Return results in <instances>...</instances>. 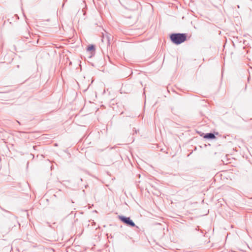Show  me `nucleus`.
Returning <instances> with one entry per match:
<instances>
[{"label":"nucleus","mask_w":252,"mask_h":252,"mask_svg":"<svg viewBox=\"0 0 252 252\" xmlns=\"http://www.w3.org/2000/svg\"><path fill=\"white\" fill-rule=\"evenodd\" d=\"M87 50L88 51H91L92 52H94L95 51V46L94 45H90L87 48Z\"/></svg>","instance_id":"obj_5"},{"label":"nucleus","mask_w":252,"mask_h":252,"mask_svg":"<svg viewBox=\"0 0 252 252\" xmlns=\"http://www.w3.org/2000/svg\"><path fill=\"white\" fill-rule=\"evenodd\" d=\"M187 34L186 33H172L170 38L171 41L177 45L180 44L187 40Z\"/></svg>","instance_id":"obj_1"},{"label":"nucleus","mask_w":252,"mask_h":252,"mask_svg":"<svg viewBox=\"0 0 252 252\" xmlns=\"http://www.w3.org/2000/svg\"><path fill=\"white\" fill-rule=\"evenodd\" d=\"M119 219L123 222L126 224L127 225L134 227L135 226V224L134 222L130 219L129 217H126L123 216H119Z\"/></svg>","instance_id":"obj_3"},{"label":"nucleus","mask_w":252,"mask_h":252,"mask_svg":"<svg viewBox=\"0 0 252 252\" xmlns=\"http://www.w3.org/2000/svg\"><path fill=\"white\" fill-rule=\"evenodd\" d=\"M112 39L113 36L111 34L106 32L105 33H102L101 39L102 42L106 43L107 46H110L111 44V40Z\"/></svg>","instance_id":"obj_2"},{"label":"nucleus","mask_w":252,"mask_h":252,"mask_svg":"<svg viewBox=\"0 0 252 252\" xmlns=\"http://www.w3.org/2000/svg\"><path fill=\"white\" fill-rule=\"evenodd\" d=\"M204 138L206 139H213L215 138L216 136L213 133L210 132L206 133L204 136Z\"/></svg>","instance_id":"obj_4"}]
</instances>
